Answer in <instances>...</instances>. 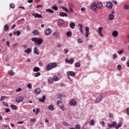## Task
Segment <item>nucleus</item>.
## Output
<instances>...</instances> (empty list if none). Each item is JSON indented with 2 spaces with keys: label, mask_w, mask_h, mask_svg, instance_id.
<instances>
[{
  "label": "nucleus",
  "mask_w": 129,
  "mask_h": 129,
  "mask_svg": "<svg viewBox=\"0 0 129 129\" xmlns=\"http://www.w3.org/2000/svg\"><path fill=\"white\" fill-rule=\"evenodd\" d=\"M32 42H35V45L41 46V44L43 43V39L42 38L38 39L37 37H32L31 38Z\"/></svg>",
  "instance_id": "f257e3e1"
},
{
  "label": "nucleus",
  "mask_w": 129,
  "mask_h": 129,
  "mask_svg": "<svg viewBox=\"0 0 129 129\" xmlns=\"http://www.w3.org/2000/svg\"><path fill=\"white\" fill-rule=\"evenodd\" d=\"M58 65L56 62L49 63L46 66V69L49 71L52 70L53 68H56Z\"/></svg>",
  "instance_id": "f03ea898"
},
{
  "label": "nucleus",
  "mask_w": 129,
  "mask_h": 129,
  "mask_svg": "<svg viewBox=\"0 0 129 129\" xmlns=\"http://www.w3.org/2000/svg\"><path fill=\"white\" fill-rule=\"evenodd\" d=\"M67 74L69 79H70L71 81H72V80H71V78H70V76L74 77V76H75V72L73 71H69L67 73Z\"/></svg>",
  "instance_id": "7ed1b4c3"
},
{
  "label": "nucleus",
  "mask_w": 129,
  "mask_h": 129,
  "mask_svg": "<svg viewBox=\"0 0 129 129\" xmlns=\"http://www.w3.org/2000/svg\"><path fill=\"white\" fill-rule=\"evenodd\" d=\"M57 105L60 108H61V110H63V111H65V107H64V104L62 101H58L57 102Z\"/></svg>",
  "instance_id": "20e7f679"
},
{
  "label": "nucleus",
  "mask_w": 129,
  "mask_h": 129,
  "mask_svg": "<svg viewBox=\"0 0 129 129\" xmlns=\"http://www.w3.org/2000/svg\"><path fill=\"white\" fill-rule=\"evenodd\" d=\"M102 30H103V27H99L97 30V33L99 34L100 37H103V34L102 33Z\"/></svg>",
  "instance_id": "39448f33"
},
{
  "label": "nucleus",
  "mask_w": 129,
  "mask_h": 129,
  "mask_svg": "<svg viewBox=\"0 0 129 129\" xmlns=\"http://www.w3.org/2000/svg\"><path fill=\"white\" fill-rule=\"evenodd\" d=\"M44 33L46 36H50V34H52V30L50 28H47L45 30Z\"/></svg>",
  "instance_id": "423d86ee"
},
{
  "label": "nucleus",
  "mask_w": 129,
  "mask_h": 129,
  "mask_svg": "<svg viewBox=\"0 0 129 129\" xmlns=\"http://www.w3.org/2000/svg\"><path fill=\"white\" fill-rule=\"evenodd\" d=\"M102 100V95H100L97 97V99L95 100V103H99Z\"/></svg>",
  "instance_id": "0eeeda50"
},
{
  "label": "nucleus",
  "mask_w": 129,
  "mask_h": 129,
  "mask_svg": "<svg viewBox=\"0 0 129 129\" xmlns=\"http://www.w3.org/2000/svg\"><path fill=\"white\" fill-rule=\"evenodd\" d=\"M75 59L74 58H71L69 60H68V58L66 59V63H68L69 64H73L74 63Z\"/></svg>",
  "instance_id": "6e6552de"
},
{
  "label": "nucleus",
  "mask_w": 129,
  "mask_h": 129,
  "mask_svg": "<svg viewBox=\"0 0 129 129\" xmlns=\"http://www.w3.org/2000/svg\"><path fill=\"white\" fill-rule=\"evenodd\" d=\"M70 104L71 105H73L74 106H75L77 105V102L76 101V100L72 99L70 101Z\"/></svg>",
  "instance_id": "1a4fd4ad"
},
{
  "label": "nucleus",
  "mask_w": 129,
  "mask_h": 129,
  "mask_svg": "<svg viewBox=\"0 0 129 129\" xmlns=\"http://www.w3.org/2000/svg\"><path fill=\"white\" fill-rule=\"evenodd\" d=\"M32 16H34V18H38V19H42V18H43L42 15L39 14L38 13H33L32 14Z\"/></svg>",
  "instance_id": "9d476101"
},
{
  "label": "nucleus",
  "mask_w": 129,
  "mask_h": 129,
  "mask_svg": "<svg viewBox=\"0 0 129 129\" xmlns=\"http://www.w3.org/2000/svg\"><path fill=\"white\" fill-rule=\"evenodd\" d=\"M24 100V97L20 96L16 98V101L17 102H22Z\"/></svg>",
  "instance_id": "9b49d317"
},
{
  "label": "nucleus",
  "mask_w": 129,
  "mask_h": 129,
  "mask_svg": "<svg viewBox=\"0 0 129 129\" xmlns=\"http://www.w3.org/2000/svg\"><path fill=\"white\" fill-rule=\"evenodd\" d=\"M112 3L110 2H108L106 4V7L108 8V9H112Z\"/></svg>",
  "instance_id": "f8f14e48"
},
{
  "label": "nucleus",
  "mask_w": 129,
  "mask_h": 129,
  "mask_svg": "<svg viewBox=\"0 0 129 129\" xmlns=\"http://www.w3.org/2000/svg\"><path fill=\"white\" fill-rule=\"evenodd\" d=\"M86 37H88L89 36V27L86 26L85 28Z\"/></svg>",
  "instance_id": "ddd939ff"
},
{
  "label": "nucleus",
  "mask_w": 129,
  "mask_h": 129,
  "mask_svg": "<svg viewBox=\"0 0 129 129\" xmlns=\"http://www.w3.org/2000/svg\"><path fill=\"white\" fill-rule=\"evenodd\" d=\"M74 8V5H73V3H70L69 4V10L72 13L73 12V8Z\"/></svg>",
  "instance_id": "4468645a"
},
{
  "label": "nucleus",
  "mask_w": 129,
  "mask_h": 129,
  "mask_svg": "<svg viewBox=\"0 0 129 129\" xmlns=\"http://www.w3.org/2000/svg\"><path fill=\"white\" fill-rule=\"evenodd\" d=\"M96 6L97 7V9H101L102 8V4L100 2H98L96 3Z\"/></svg>",
  "instance_id": "2eb2a0df"
},
{
  "label": "nucleus",
  "mask_w": 129,
  "mask_h": 129,
  "mask_svg": "<svg viewBox=\"0 0 129 129\" xmlns=\"http://www.w3.org/2000/svg\"><path fill=\"white\" fill-rule=\"evenodd\" d=\"M91 10L93 11H95L96 9H97V7H96V3H93L92 4L91 7Z\"/></svg>",
  "instance_id": "dca6fc26"
},
{
  "label": "nucleus",
  "mask_w": 129,
  "mask_h": 129,
  "mask_svg": "<svg viewBox=\"0 0 129 129\" xmlns=\"http://www.w3.org/2000/svg\"><path fill=\"white\" fill-rule=\"evenodd\" d=\"M53 37H55L56 38H58V37H60V33L59 32H55L52 33Z\"/></svg>",
  "instance_id": "f3484780"
},
{
  "label": "nucleus",
  "mask_w": 129,
  "mask_h": 129,
  "mask_svg": "<svg viewBox=\"0 0 129 129\" xmlns=\"http://www.w3.org/2000/svg\"><path fill=\"white\" fill-rule=\"evenodd\" d=\"M78 26L79 27L81 33L83 34V25L81 24H78Z\"/></svg>",
  "instance_id": "a211bd4d"
},
{
  "label": "nucleus",
  "mask_w": 129,
  "mask_h": 129,
  "mask_svg": "<svg viewBox=\"0 0 129 129\" xmlns=\"http://www.w3.org/2000/svg\"><path fill=\"white\" fill-rule=\"evenodd\" d=\"M57 23L58 26H61V25H63V24H64V20L59 19H58Z\"/></svg>",
  "instance_id": "6ab92c4d"
},
{
  "label": "nucleus",
  "mask_w": 129,
  "mask_h": 129,
  "mask_svg": "<svg viewBox=\"0 0 129 129\" xmlns=\"http://www.w3.org/2000/svg\"><path fill=\"white\" fill-rule=\"evenodd\" d=\"M34 93H35V94H40V93H41V89L39 88L35 89Z\"/></svg>",
  "instance_id": "aec40b11"
},
{
  "label": "nucleus",
  "mask_w": 129,
  "mask_h": 129,
  "mask_svg": "<svg viewBox=\"0 0 129 129\" xmlns=\"http://www.w3.org/2000/svg\"><path fill=\"white\" fill-rule=\"evenodd\" d=\"M112 36H113V37H115V38H116V37H117V36H118V32H117V31H113L112 33Z\"/></svg>",
  "instance_id": "412c9836"
},
{
  "label": "nucleus",
  "mask_w": 129,
  "mask_h": 129,
  "mask_svg": "<svg viewBox=\"0 0 129 129\" xmlns=\"http://www.w3.org/2000/svg\"><path fill=\"white\" fill-rule=\"evenodd\" d=\"M33 52L34 53V54H36L37 55H39V52H38V47L35 46L34 47V49H33Z\"/></svg>",
  "instance_id": "4be33fe9"
},
{
  "label": "nucleus",
  "mask_w": 129,
  "mask_h": 129,
  "mask_svg": "<svg viewBox=\"0 0 129 129\" xmlns=\"http://www.w3.org/2000/svg\"><path fill=\"white\" fill-rule=\"evenodd\" d=\"M48 108L49 110H51L53 111L55 109V108L54 107V105H50L48 107Z\"/></svg>",
  "instance_id": "5701e85b"
},
{
  "label": "nucleus",
  "mask_w": 129,
  "mask_h": 129,
  "mask_svg": "<svg viewBox=\"0 0 129 129\" xmlns=\"http://www.w3.org/2000/svg\"><path fill=\"white\" fill-rule=\"evenodd\" d=\"M45 100H46V96L45 95L42 96V99H39L40 102H44Z\"/></svg>",
  "instance_id": "b1692460"
},
{
  "label": "nucleus",
  "mask_w": 129,
  "mask_h": 129,
  "mask_svg": "<svg viewBox=\"0 0 129 129\" xmlns=\"http://www.w3.org/2000/svg\"><path fill=\"white\" fill-rule=\"evenodd\" d=\"M114 19V16L112 14H110L109 15V19L111 21H112Z\"/></svg>",
  "instance_id": "393cba45"
},
{
  "label": "nucleus",
  "mask_w": 129,
  "mask_h": 129,
  "mask_svg": "<svg viewBox=\"0 0 129 129\" xmlns=\"http://www.w3.org/2000/svg\"><path fill=\"white\" fill-rule=\"evenodd\" d=\"M53 80H54V81H59V80H60V78L56 76H54L53 77Z\"/></svg>",
  "instance_id": "a878e982"
},
{
  "label": "nucleus",
  "mask_w": 129,
  "mask_h": 129,
  "mask_svg": "<svg viewBox=\"0 0 129 129\" xmlns=\"http://www.w3.org/2000/svg\"><path fill=\"white\" fill-rule=\"evenodd\" d=\"M59 15L60 16V17H68L67 14L64 12H60Z\"/></svg>",
  "instance_id": "bb28decb"
},
{
  "label": "nucleus",
  "mask_w": 129,
  "mask_h": 129,
  "mask_svg": "<svg viewBox=\"0 0 129 129\" xmlns=\"http://www.w3.org/2000/svg\"><path fill=\"white\" fill-rule=\"evenodd\" d=\"M70 28H71V29H74V28H75V23H71L70 24Z\"/></svg>",
  "instance_id": "cd10ccee"
},
{
  "label": "nucleus",
  "mask_w": 129,
  "mask_h": 129,
  "mask_svg": "<svg viewBox=\"0 0 129 129\" xmlns=\"http://www.w3.org/2000/svg\"><path fill=\"white\" fill-rule=\"evenodd\" d=\"M40 71V68L38 67H35L33 69V72H39Z\"/></svg>",
  "instance_id": "c85d7f7f"
},
{
  "label": "nucleus",
  "mask_w": 129,
  "mask_h": 129,
  "mask_svg": "<svg viewBox=\"0 0 129 129\" xmlns=\"http://www.w3.org/2000/svg\"><path fill=\"white\" fill-rule=\"evenodd\" d=\"M95 123V121H94V120L93 119H92L90 122L89 125H94Z\"/></svg>",
  "instance_id": "c756f323"
},
{
  "label": "nucleus",
  "mask_w": 129,
  "mask_h": 129,
  "mask_svg": "<svg viewBox=\"0 0 129 129\" xmlns=\"http://www.w3.org/2000/svg\"><path fill=\"white\" fill-rule=\"evenodd\" d=\"M9 74L11 76H14V75H15V73L13 70H10L9 71Z\"/></svg>",
  "instance_id": "7c9ffc66"
},
{
  "label": "nucleus",
  "mask_w": 129,
  "mask_h": 129,
  "mask_svg": "<svg viewBox=\"0 0 129 129\" xmlns=\"http://www.w3.org/2000/svg\"><path fill=\"white\" fill-rule=\"evenodd\" d=\"M25 52H26V53H28V54H30V53H31V52H32V49H31V48H29L26 49L25 50Z\"/></svg>",
  "instance_id": "2f4dec72"
},
{
  "label": "nucleus",
  "mask_w": 129,
  "mask_h": 129,
  "mask_svg": "<svg viewBox=\"0 0 129 129\" xmlns=\"http://www.w3.org/2000/svg\"><path fill=\"white\" fill-rule=\"evenodd\" d=\"M11 107L14 109V110H17L18 109V107L16 106L15 105H11Z\"/></svg>",
  "instance_id": "473e14b6"
},
{
  "label": "nucleus",
  "mask_w": 129,
  "mask_h": 129,
  "mask_svg": "<svg viewBox=\"0 0 129 129\" xmlns=\"http://www.w3.org/2000/svg\"><path fill=\"white\" fill-rule=\"evenodd\" d=\"M121 125H122V123H121V122H119L116 126V128H119Z\"/></svg>",
  "instance_id": "72a5a7b5"
},
{
  "label": "nucleus",
  "mask_w": 129,
  "mask_h": 129,
  "mask_svg": "<svg viewBox=\"0 0 129 129\" xmlns=\"http://www.w3.org/2000/svg\"><path fill=\"white\" fill-rule=\"evenodd\" d=\"M46 12H48V13H50V14H53L54 13V11L52 10H51L50 9L46 10Z\"/></svg>",
  "instance_id": "f704fd0d"
},
{
  "label": "nucleus",
  "mask_w": 129,
  "mask_h": 129,
  "mask_svg": "<svg viewBox=\"0 0 129 129\" xmlns=\"http://www.w3.org/2000/svg\"><path fill=\"white\" fill-rule=\"evenodd\" d=\"M75 67L79 68L81 66L80 62H76L75 64Z\"/></svg>",
  "instance_id": "c9c22d12"
},
{
  "label": "nucleus",
  "mask_w": 129,
  "mask_h": 129,
  "mask_svg": "<svg viewBox=\"0 0 129 129\" xmlns=\"http://www.w3.org/2000/svg\"><path fill=\"white\" fill-rule=\"evenodd\" d=\"M4 30L6 32L9 30V25H6L4 27Z\"/></svg>",
  "instance_id": "e433bc0d"
},
{
  "label": "nucleus",
  "mask_w": 129,
  "mask_h": 129,
  "mask_svg": "<svg viewBox=\"0 0 129 129\" xmlns=\"http://www.w3.org/2000/svg\"><path fill=\"white\" fill-rule=\"evenodd\" d=\"M62 9L63 10H64V11H65L66 12H67V13H69V14H70V11H69V10H68V9L65 8V7H62Z\"/></svg>",
  "instance_id": "4c0bfd02"
},
{
  "label": "nucleus",
  "mask_w": 129,
  "mask_h": 129,
  "mask_svg": "<svg viewBox=\"0 0 129 129\" xmlns=\"http://www.w3.org/2000/svg\"><path fill=\"white\" fill-rule=\"evenodd\" d=\"M13 34H17V36H20L21 35V32L20 31L17 30L16 32L13 33Z\"/></svg>",
  "instance_id": "58836bf2"
},
{
  "label": "nucleus",
  "mask_w": 129,
  "mask_h": 129,
  "mask_svg": "<svg viewBox=\"0 0 129 129\" xmlns=\"http://www.w3.org/2000/svg\"><path fill=\"white\" fill-rule=\"evenodd\" d=\"M48 81L49 84H51V83H53V79L51 78H48Z\"/></svg>",
  "instance_id": "ea45409f"
},
{
  "label": "nucleus",
  "mask_w": 129,
  "mask_h": 129,
  "mask_svg": "<svg viewBox=\"0 0 129 129\" xmlns=\"http://www.w3.org/2000/svg\"><path fill=\"white\" fill-rule=\"evenodd\" d=\"M52 10H54V11H58V7L56 6H54L52 7Z\"/></svg>",
  "instance_id": "a19ab883"
},
{
  "label": "nucleus",
  "mask_w": 129,
  "mask_h": 129,
  "mask_svg": "<svg viewBox=\"0 0 129 129\" xmlns=\"http://www.w3.org/2000/svg\"><path fill=\"white\" fill-rule=\"evenodd\" d=\"M67 36H68V37H71L72 36V32H67Z\"/></svg>",
  "instance_id": "79ce46f5"
},
{
  "label": "nucleus",
  "mask_w": 129,
  "mask_h": 129,
  "mask_svg": "<svg viewBox=\"0 0 129 129\" xmlns=\"http://www.w3.org/2000/svg\"><path fill=\"white\" fill-rule=\"evenodd\" d=\"M123 8L125 9V10H129V6L127 5H124Z\"/></svg>",
  "instance_id": "37998d69"
},
{
  "label": "nucleus",
  "mask_w": 129,
  "mask_h": 129,
  "mask_svg": "<svg viewBox=\"0 0 129 129\" xmlns=\"http://www.w3.org/2000/svg\"><path fill=\"white\" fill-rule=\"evenodd\" d=\"M100 124L102 125V126H104L105 125V122L104 121H101L100 122Z\"/></svg>",
  "instance_id": "c03bdc74"
},
{
  "label": "nucleus",
  "mask_w": 129,
  "mask_h": 129,
  "mask_svg": "<svg viewBox=\"0 0 129 129\" xmlns=\"http://www.w3.org/2000/svg\"><path fill=\"white\" fill-rule=\"evenodd\" d=\"M108 127H110V128H111V127H113V124H110V123H108L107 124Z\"/></svg>",
  "instance_id": "a18cd8bd"
},
{
  "label": "nucleus",
  "mask_w": 129,
  "mask_h": 129,
  "mask_svg": "<svg viewBox=\"0 0 129 129\" xmlns=\"http://www.w3.org/2000/svg\"><path fill=\"white\" fill-rule=\"evenodd\" d=\"M123 49H122L119 51H117V53H118L119 55H121L122 53H123Z\"/></svg>",
  "instance_id": "49530a36"
},
{
  "label": "nucleus",
  "mask_w": 129,
  "mask_h": 129,
  "mask_svg": "<svg viewBox=\"0 0 129 129\" xmlns=\"http://www.w3.org/2000/svg\"><path fill=\"white\" fill-rule=\"evenodd\" d=\"M117 68L118 70H121V66L120 64H118L117 66Z\"/></svg>",
  "instance_id": "de8ad7c7"
},
{
  "label": "nucleus",
  "mask_w": 129,
  "mask_h": 129,
  "mask_svg": "<svg viewBox=\"0 0 129 129\" xmlns=\"http://www.w3.org/2000/svg\"><path fill=\"white\" fill-rule=\"evenodd\" d=\"M10 8L11 9H15V4H10Z\"/></svg>",
  "instance_id": "09e8293b"
},
{
  "label": "nucleus",
  "mask_w": 129,
  "mask_h": 129,
  "mask_svg": "<svg viewBox=\"0 0 129 129\" xmlns=\"http://www.w3.org/2000/svg\"><path fill=\"white\" fill-rule=\"evenodd\" d=\"M34 35H38L39 34V32L37 30H34L33 31Z\"/></svg>",
  "instance_id": "8fccbe9b"
},
{
  "label": "nucleus",
  "mask_w": 129,
  "mask_h": 129,
  "mask_svg": "<svg viewBox=\"0 0 129 129\" xmlns=\"http://www.w3.org/2000/svg\"><path fill=\"white\" fill-rule=\"evenodd\" d=\"M40 75H41V73H37L35 74V77H39V76H40Z\"/></svg>",
  "instance_id": "3c124183"
},
{
  "label": "nucleus",
  "mask_w": 129,
  "mask_h": 129,
  "mask_svg": "<svg viewBox=\"0 0 129 129\" xmlns=\"http://www.w3.org/2000/svg\"><path fill=\"white\" fill-rule=\"evenodd\" d=\"M6 96H2L1 98V100H0V101H3V100H4V99H5V98H6Z\"/></svg>",
  "instance_id": "603ef678"
},
{
  "label": "nucleus",
  "mask_w": 129,
  "mask_h": 129,
  "mask_svg": "<svg viewBox=\"0 0 129 129\" xmlns=\"http://www.w3.org/2000/svg\"><path fill=\"white\" fill-rule=\"evenodd\" d=\"M113 127H116L117 126V123L116 122H113Z\"/></svg>",
  "instance_id": "864d4df0"
},
{
  "label": "nucleus",
  "mask_w": 129,
  "mask_h": 129,
  "mask_svg": "<svg viewBox=\"0 0 129 129\" xmlns=\"http://www.w3.org/2000/svg\"><path fill=\"white\" fill-rule=\"evenodd\" d=\"M16 92H20V91H22V89L18 88V89H16Z\"/></svg>",
  "instance_id": "5fc2aeb1"
},
{
  "label": "nucleus",
  "mask_w": 129,
  "mask_h": 129,
  "mask_svg": "<svg viewBox=\"0 0 129 129\" xmlns=\"http://www.w3.org/2000/svg\"><path fill=\"white\" fill-rule=\"evenodd\" d=\"M121 61H125V60H126V57H125V56H123L121 58Z\"/></svg>",
  "instance_id": "6e6d98bb"
},
{
  "label": "nucleus",
  "mask_w": 129,
  "mask_h": 129,
  "mask_svg": "<svg viewBox=\"0 0 129 129\" xmlns=\"http://www.w3.org/2000/svg\"><path fill=\"white\" fill-rule=\"evenodd\" d=\"M27 87H28V88H30V89H32V84H29L27 85Z\"/></svg>",
  "instance_id": "4d7b16f0"
},
{
  "label": "nucleus",
  "mask_w": 129,
  "mask_h": 129,
  "mask_svg": "<svg viewBox=\"0 0 129 129\" xmlns=\"http://www.w3.org/2000/svg\"><path fill=\"white\" fill-rule=\"evenodd\" d=\"M83 41L82 39L81 38H79L78 39V43H82Z\"/></svg>",
  "instance_id": "13d9d810"
},
{
  "label": "nucleus",
  "mask_w": 129,
  "mask_h": 129,
  "mask_svg": "<svg viewBox=\"0 0 129 129\" xmlns=\"http://www.w3.org/2000/svg\"><path fill=\"white\" fill-rule=\"evenodd\" d=\"M76 129H80V125L79 124H77L76 125Z\"/></svg>",
  "instance_id": "bf43d9fd"
},
{
  "label": "nucleus",
  "mask_w": 129,
  "mask_h": 129,
  "mask_svg": "<svg viewBox=\"0 0 129 129\" xmlns=\"http://www.w3.org/2000/svg\"><path fill=\"white\" fill-rule=\"evenodd\" d=\"M36 118H32L30 119V121H33V122H36Z\"/></svg>",
  "instance_id": "052dcab7"
},
{
  "label": "nucleus",
  "mask_w": 129,
  "mask_h": 129,
  "mask_svg": "<svg viewBox=\"0 0 129 129\" xmlns=\"http://www.w3.org/2000/svg\"><path fill=\"white\" fill-rule=\"evenodd\" d=\"M113 57L114 58V59H115V58H117V54H116V53H115L113 55Z\"/></svg>",
  "instance_id": "680f3d73"
},
{
  "label": "nucleus",
  "mask_w": 129,
  "mask_h": 129,
  "mask_svg": "<svg viewBox=\"0 0 129 129\" xmlns=\"http://www.w3.org/2000/svg\"><path fill=\"white\" fill-rule=\"evenodd\" d=\"M23 123H24V121H21L17 122V124H23Z\"/></svg>",
  "instance_id": "e2e57ef3"
},
{
  "label": "nucleus",
  "mask_w": 129,
  "mask_h": 129,
  "mask_svg": "<svg viewBox=\"0 0 129 129\" xmlns=\"http://www.w3.org/2000/svg\"><path fill=\"white\" fill-rule=\"evenodd\" d=\"M39 112H40V109L39 108H37L36 109V114H38V113H39Z\"/></svg>",
  "instance_id": "0e129e2a"
},
{
  "label": "nucleus",
  "mask_w": 129,
  "mask_h": 129,
  "mask_svg": "<svg viewBox=\"0 0 129 129\" xmlns=\"http://www.w3.org/2000/svg\"><path fill=\"white\" fill-rule=\"evenodd\" d=\"M6 44H7L8 47H10V41H7Z\"/></svg>",
  "instance_id": "69168bd1"
},
{
  "label": "nucleus",
  "mask_w": 129,
  "mask_h": 129,
  "mask_svg": "<svg viewBox=\"0 0 129 129\" xmlns=\"http://www.w3.org/2000/svg\"><path fill=\"white\" fill-rule=\"evenodd\" d=\"M64 125H68V123L66 121L63 122Z\"/></svg>",
  "instance_id": "338daca9"
},
{
  "label": "nucleus",
  "mask_w": 129,
  "mask_h": 129,
  "mask_svg": "<svg viewBox=\"0 0 129 129\" xmlns=\"http://www.w3.org/2000/svg\"><path fill=\"white\" fill-rule=\"evenodd\" d=\"M126 112H127V114H128V115H129V108H127Z\"/></svg>",
  "instance_id": "774afa93"
}]
</instances>
